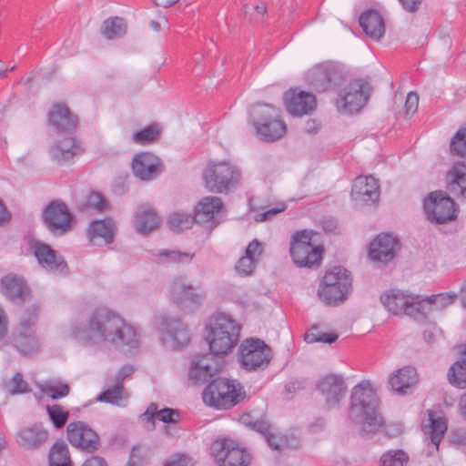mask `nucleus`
Segmentation results:
<instances>
[{
  "label": "nucleus",
  "instance_id": "nucleus-50",
  "mask_svg": "<svg viewBox=\"0 0 466 466\" xmlns=\"http://www.w3.org/2000/svg\"><path fill=\"white\" fill-rule=\"evenodd\" d=\"M304 339L307 343H328L332 344L338 339L336 333L321 332L317 325H313L305 334Z\"/></svg>",
  "mask_w": 466,
  "mask_h": 466
},
{
  "label": "nucleus",
  "instance_id": "nucleus-17",
  "mask_svg": "<svg viewBox=\"0 0 466 466\" xmlns=\"http://www.w3.org/2000/svg\"><path fill=\"white\" fill-rule=\"evenodd\" d=\"M33 250L38 264L43 268L55 274L66 275L68 273V267L63 256L49 245L35 242Z\"/></svg>",
  "mask_w": 466,
  "mask_h": 466
},
{
  "label": "nucleus",
  "instance_id": "nucleus-55",
  "mask_svg": "<svg viewBox=\"0 0 466 466\" xmlns=\"http://www.w3.org/2000/svg\"><path fill=\"white\" fill-rule=\"evenodd\" d=\"M426 298V301H428L431 309L432 305H435L439 309H442L452 304L457 296L456 294L441 293L437 295L427 296Z\"/></svg>",
  "mask_w": 466,
  "mask_h": 466
},
{
  "label": "nucleus",
  "instance_id": "nucleus-22",
  "mask_svg": "<svg viewBox=\"0 0 466 466\" xmlns=\"http://www.w3.org/2000/svg\"><path fill=\"white\" fill-rule=\"evenodd\" d=\"M380 197V186L378 180L370 177H357L351 188V198L357 202L375 203Z\"/></svg>",
  "mask_w": 466,
  "mask_h": 466
},
{
  "label": "nucleus",
  "instance_id": "nucleus-2",
  "mask_svg": "<svg viewBox=\"0 0 466 466\" xmlns=\"http://www.w3.org/2000/svg\"><path fill=\"white\" fill-rule=\"evenodd\" d=\"M379 398L369 382L356 385L351 393L350 414L361 424L364 433H375L383 425L378 411Z\"/></svg>",
  "mask_w": 466,
  "mask_h": 466
},
{
  "label": "nucleus",
  "instance_id": "nucleus-25",
  "mask_svg": "<svg viewBox=\"0 0 466 466\" xmlns=\"http://www.w3.org/2000/svg\"><path fill=\"white\" fill-rule=\"evenodd\" d=\"M50 125L59 132L71 134L76 128L77 117L64 104H56L49 112Z\"/></svg>",
  "mask_w": 466,
  "mask_h": 466
},
{
  "label": "nucleus",
  "instance_id": "nucleus-56",
  "mask_svg": "<svg viewBox=\"0 0 466 466\" xmlns=\"http://www.w3.org/2000/svg\"><path fill=\"white\" fill-rule=\"evenodd\" d=\"M31 389L28 383L23 379V375L19 372L15 373L10 382L8 391L12 395L29 392Z\"/></svg>",
  "mask_w": 466,
  "mask_h": 466
},
{
  "label": "nucleus",
  "instance_id": "nucleus-62",
  "mask_svg": "<svg viewBox=\"0 0 466 466\" xmlns=\"http://www.w3.org/2000/svg\"><path fill=\"white\" fill-rule=\"evenodd\" d=\"M286 208V206L284 204H281L279 208H275L268 209L265 212L259 213L256 216V221L258 222H263L271 219L275 215L284 211Z\"/></svg>",
  "mask_w": 466,
  "mask_h": 466
},
{
  "label": "nucleus",
  "instance_id": "nucleus-59",
  "mask_svg": "<svg viewBox=\"0 0 466 466\" xmlns=\"http://www.w3.org/2000/svg\"><path fill=\"white\" fill-rule=\"evenodd\" d=\"M262 252L263 246L258 239L252 240L246 248V254L251 257L253 260H256V262H258V258L262 254Z\"/></svg>",
  "mask_w": 466,
  "mask_h": 466
},
{
  "label": "nucleus",
  "instance_id": "nucleus-21",
  "mask_svg": "<svg viewBox=\"0 0 466 466\" xmlns=\"http://www.w3.org/2000/svg\"><path fill=\"white\" fill-rule=\"evenodd\" d=\"M83 152L82 146L71 136L56 140L49 149L52 160L59 165L71 163L76 157L81 156Z\"/></svg>",
  "mask_w": 466,
  "mask_h": 466
},
{
  "label": "nucleus",
  "instance_id": "nucleus-5",
  "mask_svg": "<svg viewBox=\"0 0 466 466\" xmlns=\"http://www.w3.org/2000/svg\"><path fill=\"white\" fill-rule=\"evenodd\" d=\"M246 397L242 385L235 380L217 378L204 389L202 398L204 402L217 410H228Z\"/></svg>",
  "mask_w": 466,
  "mask_h": 466
},
{
  "label": "nucleus",
  "instance_id": "nucleus-36",
  "mask_svg": "<svg viewBox=\"0 0 466 466\" xmlns=\"http://www.w3.org/2000/svg\"><path fill=\"white\" fill-rule=\"evenodd\" d=\"M429 424L423 423L425 434L430 435L431 442L435 451L439 450V445L447 431V424L443 418L436 417L432 410H428Z\"/></svg>",
  "mask_w": 466,
  "mask_h": 466
},
{
  "label": "nucleus",
  "instance_id": "nucleus-29",
  "mask_svg": "<svg viewBox=\"0 0 466 466\" xmlns=\"http://www.w3.org/2000/svg\"><path fill=\"white\" fill-rule=\"evenodd\" d=\"M162 325L167 336L171 341L172 347L180 348L189 343V332L180 319L173 317L166 318Z\"/></svg>",
  "mask_w": 466,
  "mask_h": 466
},
{
  "label": "nucleus",
  "instance_id": "nucleus-51",
  "mask_svg": "<svg viewBox=\"0 0 466 466\" xmlns=\"http://www.w3.org/2000/svg\"><path fill=\"white\" fill-rule=\"evenodd\" d=\"M160 129L157 125H151L133 134V141L140 145H146L157 140Z\"/></svg>",
  "mask_w": 466,
  "mask_h": 466
},
{
  "label": "nucleus",
  "instance_id": "nucleus-28",
  "mask_svg": "<svg viewBox=\"0 0 466 466\" xmlns=\"http://www.w3.org/2000/svg\"><path fill=\"white\" fill-rule=\"evenodd\" d=\"M359 22L365 34L373 40H380L385 34L384 19L377 10L363 12Z\"/></svg>",
  "mask_w": 466,
  "mask_h": 466
},
{
  "label": "nucleus",
  "instance_id": "nucleus-42",
  "mask_svg": "<svg viewBox=\"0 0 466 466\" xmlns=\"http://www.w3.org/2000/svg\"><path fill=\"white\" fill-rule=\"evenodd\" d=\"M157 419L170 425L165 428V433L167 435L175 436L178 432V429H177L176 426L180 419V413L177 410L164 408L158 411Z\"/></svg>",
  "mask_w": 466,
  "mask_h": 466
},
{
  "label": "nucleus",
  "instance_id": "nucleus-57",
  "mask_svg": "<svg viewBox=\"0 0 466 466\" xmlns=\"http://www.w3.org/2000/svg\"><path fill=\"white\" fill-rule=\"evenodd\" d=\"M256 264V260H253L251 257L245 254V256L238 259L236 265V270L239 275L248 276L254 271Z\"/></svg>",
  "mask_w": 466,
  "mask_h": 466
},
{
  "label": "nucleus",
  "instance_id": "nucleus-14",
  "mask_svg": "<svg viewBox=\"0 0 466 466\" xmlns=\"http://www.w3.org/2000/svg\"><path fill=\"white\" fill-rule=\"evenodd\" d=\"M43 221L54 236H63L69 232L74 223V216L61 200H53L44 208Z\"/></svg>",
  "mask_w": 466,
  "mask_h": 466
},
{
  "label": "nucleus",
  "instance_id": "nucleus-43",
  "mask_svg": "<svg viewBox=\"0 0 466 466\" xmlns=\"http://www.w3.org/2000/svg\"><path fill=\"white\" fill-rule=\"evenodd\" d=\"M40 390L52 400L65 398L70 392L69 385L60 380L46 381L40 386Z\"/></svg>",
  "mask_w": 466,
  "mask_h": 466
},
{
  "label": "nucleus",
  "instance_id": "nucleus-48",
  "mask_svg": "<svg viewBox=\"0 0 466 466\" xmlns=\"http://www.w3.org/2000/svg\"><path fill=\"white\" fill-rule=\"evenodd\" d=\"M408 461L409 456L404 451H388L381 455L380 466H404Z\"/></svg>",
  "mask_w": 466,
  "mask_h": 466
},
{
  "label": "nucleus",
  "instance_id": "nucleus-63",
  "mask_svg": "<svg viewBox=\"0 0 466 466\" xmlns=\"http://www.w3.org/2000/svg\"><path fill=\"white\" fill-rule=\"evenodd\" d=\"M164 466H190V459L186 455H175L167 460Z\"/></svg>",
  "mask_w": 466,
  "mask_h": 466
},
{
  "label": "nucleus",
  "instance_id": "nucleus-58",
  "mask_svg": "<svg viewBox=\"0 0 466 466\" xmlns=\"http://www.w3.org/2000/svg\"><path fill=\"white\" fill-rule=\"evenodd\" d=\"M418 106H419V96L414 92H410L407 95L405 106H404L406 115L408 116L413 115L417 111Z\"/></svg>",
  "mask_w": 466,
  "mask_h": 466
},
{
  "label": "nucleus",
  "instance_id": "nucleus-49",
  "mask_svg": "<svg viewBox=\"0 0 466 466\" xmlns=\"http://www.w3.org/2000/svg\"><path fill=\"white\" fill-rule=\"evenodd\" d=\"M450 150L452 156L466 159V127L460 128L452 137Z\"/></svg>",
  "mask_w": 466,
  "mask_h": 466
},
{
  "label": "nucleus",
  "instance_id": "nucleus-35",
  "mask_svg": "<svg viewBox=\"0 0 466 466\" xmlns=\"http://www.w3.org/2000/svg\"><path fill=\"white\" fill-rule=\"evenodd\" d=\"M12 343L17 350L25 355L36 352L40 348V342L32 330L18 329L12 335Z\"/></svg>",
  "mask_w": 466,
  "mask_h": 466
},
{
  "label": "nucleus",
  "instance_id": "nucleus-12",
  "mask_svg": "<svg viewBox=\"0 0 466 466\" xmlns=\"http://www.w3.org/2000/svg\"><path fill=\"white\" fill-rule=\"evenodd\" d=\"M424 211L427 218L435 224H445L457 218V205L444 191L431 192L424 198Z\"/></svg>",
  "mask_w": 466,
  "mask_h": 466
},
{
  "label": "nucleus",
  "instance_id": "nucleus-24",
  "mask_svg": "<svg viewBox=\"0 0 466 466\" xmlns=\"http://www.w3.org/2000/svg\"><path fill=\"white\" fill-rule=\"evenodd\" d=\"M287 111L293 116H303L311 113L316 107L315 96L308 92L296 93L290 90L284 96Z\"/></svg>",
  "mask_w": 466,
  "mask_h": 466
},
{
  "label": "nucleus",
  "instance_id": "nucleus-60",
  "mask_svg": "<svg viewBox=\"0 0 466 466\" xmlns=\"http://www.w3.org/2000/svg\"><path fill=\"white\" fill-rule=\"evenodd\" d=\"M252 428L261 433L265 439L268 438V436L269 434H271L274 431L272 430V426L271 424L265 420H256L253 424H252Z\"/></svg>",
  "mask_w": 466,
  "mask_h": 466
},
{
  "label": "nucleus",
  "instance_id": "nucleus-18",
  "mask_svg": "<svg viewBox=\"0 0 466 466\" xmlns=\"http://www.w3.org/2000/svg\"><path fill=\"white\" fill-rule=\"evenodd\" d=\"M317 388L324 397L325 404L328 409L339 405L347 390L343 377L336 374H329L320 379L317 384Z\"/></svg>",
  "mask_w": 466,
  "mask_h": 466
},
{
  "label": "nucleus",
  "instance_id": "nucleus-37",
  "mask_svg": "<svg viewBox=\"0 0 466 466\" xmlns=\"http://www.w3.org/2000/svg\"><path fill=\"white\" fill-rule=\"evenodd\" d=\"M88 237L91 242L96 238L104 239L106 244L111 243L115 237V224L112 219L93 221L88 228Z\"/></svg>",
  "mask_w": 466,
  "mask_h": 466
},
{
  "label": "nucleus",
  "instance_id": "nucleus-26",
  "mask_svg": "<svg viewBox=\"0 0 466 466\" xmlns=\"http://www.w3.org/2000/svg\"><path fill=\"white\" fill-rule=\"evenodd\" d=\"M414 299L409 291L390 289L380 295V302L393 315L402 314L408 303Z\"/></svg>",
  "mask_w": 466,
  "mask_h": 466
},
{
  "label": "nucleus",
  "instance_id": "nucleus-15",
  "mask_svg": "<svg viewBox=\"0 0 466 466\" xmlns=\"http://www.w3.org/2000/svg\"><path fill=\"white\" fill-rule=\"evenodd\" d=\"M170 295L173 302L184 311H194L203 302L205 294L199 292L190 283H187L182 277L174 279Z\"/></svg>",
  "mask_w": 466,
  "mask_h": 466
},
{
  "label": "nucleus",
  "instance_id": "nucleus-61",
  "mask_svg": "<svg viewBox=\"0 0 466 466\" xmlns=\"http://www.w3.org/2000/svg\"><path fill=\"white\" fill-rule=\"evenodd\" d=\"M286 208V206L284 204H281L279 208H275L268 209L265 212L259 213L256 216V221L258 222H263L271 219L275 215L284 211Z\"/></svg>",
  "mask_w": 466,
  "mask_h": 466
},
{
  "label": "nucleus",
  "instance_id": "nucleus-7",
  "mask_svg": "<svg viewBox=\"0 0 466 466\" xmlns=\"http://www.w3.org/2000/svg\"><path fill=\"white\" fill-rule=\"evenodd\" d=\"M351 289L350 273L340 266L328 270L318 289L319 299L328 306L343 303Z\"/></svg>",
  "mask_w": 466,
  "mask_h": 466
},
{
  "label": "nucleus",
  "instance_id": "nucleus-39",
  "mask_svg": "<svg viewBox=\"0 0 466 466\" xmlns=\"http://www.w3.org/2000/svg\"><path fill=\"white\" fill-rule=\"evenodd\" d=\"M462 357L454 362L449 369L448 379L451 385L459 388H466V345L462 350Z\"/></svg>",
  "mask_w": 466,
  "mask_h": 466
},
{
  "label": "nucleus",
  "instance_id": "nucleus-64",
  "mask_svg": "<svg viewBox=\"0 0 466 466\" xmlns=\"http://www.w3.org/2000/svg\"><path fill=\"white\" fill-rule=\"evenodd\" d=\"M134 372V368L129 365L123 366L115 376V383L123 386L124 380L127 377Z\"/></svg>",
  "mask_w": 466,
  "mask_h": 466
},
{
  "label": "nucleus",
  "instance_id": "nucleus-44",
  "mask_svg": "<svg viewBox=\"0 0 466 466\" xmlns=\"http://www.w3.org/2000/svg\"><path fill=\"white\" fill-rule=\"evenodd\" d=\"M196 222L195 216L184 212H174L169 215L167 224L173 231H182L193 226Z\"/></svg>",
  "mask_w": 466,
  "mask_h": 466
},
{
  "label": "nucleus",
  "instance_id": "nucleus-38",
  "mask_svg": "<svg viewBox=\"0 0 466 466\" xmlns=\"http://www.w3.org/2000/svg\"><path fill=\"white\" fill-rule=\"evenodd\" d=\"M414 299H410L405 308L403 314L413 319L417 322L423 323L428 319V314L431 311L430 305L427 298H422L420 295L413 294Z\"/></svg>",
  "mask_w": 466,
  "mask_h": 466
},
{
  "label": "nucleus",
  "instance_id": "nucleus-20",
  "mask_svg": "<svg viewBox=\"0 0 466 466\" xmlns=\"http://www.w3.org/2000/svg\"><path fill=\"white\" fill-rule=\"evenodd\" d=\"M399 240L390 234H380L370 244L369 255L373 261L387 264L396 254Z\"/></svg>",
  "mask_w": 466,
  "mask_h": 466
},
{
  "label": "nucleus",
  "instance_id": "nucleus-6",
  "mask_svg": "<svg viewBox=\"0 0 466 466\" xmlns=\"http://www.w3.org/2000/svg\"><path fill=\"white\" fill-rule=\"evenodd\" d=\"M202 177L207 189L213 193H228L241 181L240 169L229 161H210Z\"/></svg>",
  "mask_w": 466,
  "mask_h": 466
},
{
  "label": "nucleus",
  "instance_id": "nucleus-47",
  "mask_svg": "<svg viewBox=\"0 0 466 466\" xmlns=\"http://www.w3.org/2000/svg\"><path fill=\"white\" fill-rule=\"evenodd\" d=\"M46 412L54 427L57 430L64 428L69 419V411L58 404L46 405Z\"/></svg>",
  "mask_w": 466,
  "mask_h": 466
},
{
  "label": "nucleus",
  "instance_id": "nucleus-8",
  "mask_svg": "<svg viewBox=\"0 0 466 466\" xmlns=\"http://www.w3.org/2000/svg\"><path fill=\"white\" fill-rule=\"evenodd\" d=\"M289 253L298 267L313 268L320 264L323 248L312 244V233L305 229L292 235Z\"/></svg>",
  "mask_w": 466,
  "mask_h": 466
},
{
  "label": "nucleus",
  "instance_id": "nucleus-46",
  "mask_svg": "<svg viewBox=\"0 0 466 466\" xmlns=\"http://www.w3.org/2000/svg\"><path fill=\"white\" fill-rule=\"evenodd\" d=\"M126 32L123 19L113 17L103 23L102 33L108 39H114L123 35Z\"/></svg>",
  "mask_w": 466,
  "mask_h": 466
},
{
  "label": "nucleus",
  "instance_id": "nucleus-16",
  "mask_svg": "<svg viewBox=\"0 0 466 466\" xmlns=\"http://www.w3.org/2000/svg\"><path fill=\"white\" fill-rule=\"evenodd\" d=\"M66 433L69 443L81 451L93 453L100 449L98 434L84 421L70 422Z\"/></svg>",
  "mask_w": 466,
  "mask_h": 466
},
{
  "label": "nucleus",
  "instance_id": "nucleus-53",
  "mask_svg": "<svg viewBox=\"0 0 466 466\" xmlns=\"http://www.w3.org/2000/svg\"><path fill=\"white\" fill-rule=\"evenodd\" d=\"M49 463L71 462L69 451L64 441H56L49 451Z\"/></svg>",
  "mask_w": 466,
  "mask_h": 466
},
{
  "label": "nucleus",
  "instance_id": "nucleus-23",
  "mask_svg": "<svg viewBox=\"0 0 466 466\" xmlns=\"http://www.w3.org/2000/svg\"><path fill=\"white\" fill-rule=\"evenodd\" d=\"M48 431L42 423L22 428L16 434V442L25 450H36L48 440Z\"/></svg>",
  "mask_w": 466,
  "mask_h": 466
},
{
  "label": "nucleus",
  "instance_id": "nucleus-31",
  "mask_svg": "<svg viewBox=\"0 0 466 466\" xmlns=\"http://www.w3.org/2000/svg\"><path fill=\"white\" fill-rule=\"evenodd\" d=\"M447 187L456 197L466 198V165L455 163L447 173Z\"/></svg>",
  "mask_w": 466,
  "mask_h": 466
},
{
  "label": "nucleus",
  "instance_id": "nucleus-33",
  "mask_svg": "<svg viewBox=\"0 0 466 466\" xmlns=\"http://www.w3.org/2000/svg\"><path fill=\"white\" fill-rule=\"evenodd\" d=\"M159 224V217L150 207L141 206L135 215L134 226L137 233L147 235L155 230Z\"/></svg>",
  "mask_w": 466,
  "mask_h": 466
},
{
  "label": "nucleus",
  "instance_id": "nucleus-4",
  "mask_svg": "<svg viewBox=\"0 0 466 466\" xmlns=\"http://www.w3.org/2000/svg\"><path fill=\"white\" fill-rule=\"evenodd\" d=\"M249 122L260 139L274 142L281 138L286 131V124L280 119V110L269 104L253 105L249 109Z\"/></svg>",
  "mask_w": 466,
  "mask_h": 466
},
{
  "label": "nucleus",
  "instance_id": "nucleus-40",
  "mask_svg": "<svg viewBox=\"0 0 466 466\" xmlns=\"http://www.w3.org/2000/svg\"><path fill=\"white\" fill-rule=\"evenodd\" d=\"M128 398L129 395L125 390L124 387L114 383L112 387L98 394L96 400L116 406H124Z\"/></svg>",
  "mask_w": 466,
  "mask_h": 466
},
{
  "label": "nucleus",
  "instance_id": "nucleus-45",
  "mask_svg": "<svg viewBox=\"0 0 466 466\" xmlns=\"http://www.w3.org/2000/svg\"><path fill=\"white\" fill-rule=\"evenodd\" d=\"M156 256L164 259V262L167 263L187 264L193 259L195 253L182 252L175 249H163L157 253Z\"/></svg>",
  "mask_w": 466,
  "mask_h": 466
},
{
  "label": "nucleus",
  "instance_id": "nucleus-13",
  "mask_svg": "<svg viewBox=\"0 0 466 466\" xmlns=\"http://www.w3.org/2000/svg\"><path fill=\"white\" fill-rule=\"evenodd\" d=\"M211 453L219 466H248L250 454L231 439H220L211 445Z\"/></svg>",
  "mask_w": 466,
  "mask_h": 466
},
{
  "label": "nucleus",
  "instance_id": "nucleus-27",
  "mask_svg": "<svg viewBox=\"0 0 466 466\" xmlns=\"http://www.w3.org/2000/svg\"><path fill=\"white\" fill-rule=\"evenodd\" d=\"M212 361L211 355L196 356L190 365L189 380L195 383H204L213 377L218 372V369L212 365Z\"/></svg>",
  "mask_w": 466,
  "mask_h": 466
},
{
  "label": "nucleus",
  "instance_id": "nucleus-9",
  "mask_svg": "<svg viewBox=\"0 0 466 466\" xmlns=\"http://www.w3.org/2000/svg\"><path fill=\"white\" fill-rule=\"evenodd\" d=\"M271 358L270 347L260 339H246L239 346L238 361L247 371L265 370L268 366Z\"/></svg>",
  "mask_w": 466,
  "mask_h": 466
},
{
  "label": "nucleus",
  "instance_id": "nucleus-19",
  "mask_svg": "<svg viewBox=\"0 0 466 466\" xmlns=\"http://www.w3.org/2000/svg\"><path fill=\"white\" fill-rule=\"evenodd\" d=\"M162 162L154 154L144 152L134 157L132 168L136 177L141 180H152L162 172Z\"/></svg>",
  "mask_w": 466,
  "mask_h": 466
},
{
  "label": "nucleus",
  "instance_id": "nucleus-34",
  "mask_svg": "<svg viewBox=\"0 0 466 466\" xmlns=\"http://www.w3.org/2000/svg\"><path fill=\"white\" fill-rule=\"evenodd\" d=\"M223 208L220 198L209 196L204 198L196 207L195 219L197 223L204 224L214 218L215 213H218Z\"/></svg>",
  "mask_w": 466,
  "mask_h": 466
},
{
  "label": "nucleus",
  "instance_id": "nucleus-54",
  "mask_svg": "<svg viewBox=\"0 0 466 466\" xmlns=\"http://www.w3.org/2000/svg\"><path fill=\"white\" fill-rule=\"evenodd\" d=\"M39 307L32 305L23 311L20 316L19 328L20 329H25V331L31 330V327L35 324L39 314Z\"/></svg>",
  "mask_w": 466,
  "mask_h": 466
},
{
  "label": "nucleus",
  "instance_id": "nucleus-30",
  "mask_svg": "<svg viewBox=\"0 0 466 466\" xmlns=\"http://www.w3.org/2000/svg\"><path fill=\"white\" fill-rule=\"evenodd\" d=\"M4 294L12 301H25L30 295V289L23 279L8 275L2 279Z\"/></svg>",
  "mask_w": 466,
  "mask_h": 466
},
{
  "label": "nucleus",
  "instance_id": "nucleus-3",
  "mask_svg": "<svg viewBox=\"0 0 466 466\" xmlns=\"http://www.w3.org/2000/svg\"><path fill=\"white\" fill-rule=\"evenodd\" d=\"M207 329V340L213 355H228L238 342L240 325L229 315L224 313L213 315Z\"/></svg>",
  "mask_w": 466,
  "mask_h": 466
},
{
  "label": "nucleus",
  "instance_id": "nucleus-52",
  "mask_svg": "<svg viewBox=\"0 0 466 466\" xmlns=\"http://www.w3.org/2000/svg\"><path fill=\"white\" fill-rule=\"evenodd\" d=\"M106 208V202L105 198L97 192H91L84 203L80 205L82 211L96 210L103 212Z\"/></svg>",
  "mask_w": 466,
  "mask_h": 466
},
{
  "label": "nucleus",
  "instance_id": "nucleus-41",
  "mask_svg": "<svg viewBox=\"0 0 466 466\" xmlns=\"http://www.w3.org/2000/svg\"><path fill=\"white\" fill-rule=\"evenodd\" d=\"M266 441L272 450L279 452L286 449H295L299 445L297 439H290L287 435L275 431L268 436Z\"/></svg>",
  "mask_w": 466,
  "mask_h": 466
},
{
  "label": "nucleus",
  "instance_id": "nucleus-11",
  "mask_svg": "<svg viewBox=\"0 0 466 466\" xmlns=\"http://www.w3.org/2000/svg\"><path fill=\"white\" fill-rule=\"evenodd\" d=\"M370 93L371 86L368 82L361 79L352 80L339 91L336 106L342 113H357L365 106Z\"/></svg>",
  "mask_w": 466,
  "mask_h": 466
},
{
  "label": "nucleus",
  "instance_id": "nucleus-10",
  "mask_svg": "<svg viewBox=\"0 0 466 466\" xmlns=\"http://www.w3.org/2000/svg\"><path fill=\"white\" fill-rule=\"evenodd\" d=\"M306 80L314 90L325 92L342 86L346 82V74L338 64L327 62L310 68Z\"/></svg>",
  "mask_w": 466,
  "mask_h": 466
},
{
  "label": "nucleus",
  "instance_id": "nucleus-32",
  "mask_svg": "<svg viewBox=\"0 0 466 466\" xmlns=\"http://www.w3.org/2000/svg\"><path fill=\"white\" fill-rule=\"evenodd\" d=\"M417 381V371L411 367L399 369L389 379L391 389L400 394H406L407 390L414 387Z\"/></svg>",
  "mask_w": 466,
  "mask_h": 466
},
{
  "label": "nucleus",
  "instance_id": "nucleus-1",
  "mask_svg": "<svg viewBox=\"0 0 466 466\" xmlns=\"http://www.w3.org/2000/svg\"><path fill=\"white\" fill-rule=\"evenodd\" d=\"M71 332L73 338L85 346H127L134 349L139 345L137 329L106 308L92 310L81 323L72 325Z\"/></svg>",
  "mask_w": 466,
  "mask_h": 466
}]
</instances>
